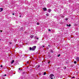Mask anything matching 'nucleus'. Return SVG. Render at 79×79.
Masks as SVG:
<instances>
[{"label": "nucleus", "instance_id": "ddd939ff", "mask_svg": "<svg viewBox=\"0 0 79 79\" xmlns=\"http://www.w3.org/2000/svg\"><path fill=\"white\" fill-rule=\"evenodd\" d=\"M29 61H27V64H29Z\"/></svg>", "mask_w": 79, "mask_h": 79}, {"label": "nucleus", "instance_id": "423d86ee", "mask_svg": "<svg viewBox=\"0 0 79 79\" xmlns=\"http://www.w3.org/2000/svg\"><path fill=\"white\" fill-rule=\"evenodd\" d=\"M51 9H49L48 10V12L49 13H50V12H51Z\"/></svg>", "mask_w": 79, "mask_h": 79}, {"label": "nucleus", "instance_id": "393cba45", "mask_svg": "<svg viewBox=\"0 0 79 79\" xmlns=\"http://www.w3.org/2000/svg\"><path fill=\"white\" fill-rule=\"evenodd\" d=\"M0 31L1 32H2V30H1Z\"/></svg>", "mask_w": 79, "mask_h": 79}, {"label": "nucleus", "instance_id": "2f4dec72", "mask_svg": "<svg viewBox=\"0 0 79 79\" xmlns=\"http://www.w3.org/2000/svg\"><path fill=\"white\" fill-rule=\"evenodd\" d=\"M10 44H11V43H10Z\"/></svg>", "mask_w": 79, "mask_h": 79}, {"label": "nucleus", "instance_id": "f03ea898", "mask_svg": "<svg viewBox=\"0 0 79 79\" xmlns=\"http://www.w3.org/2000/svg\"><path fill=\"white\" fill-rule=\"evenodd\" d=\"M50 77L51 79H53L54 78H55V76H54V75L53 74H51L50 75Z\"/></svg>", "mask_w": 79, "mask_h": 79}, {"label": "nucleus", "instance_id": "c85d7f7f", "mask_svg": "<svg viewBox=\"0 0 79 79\" xmlns=\"http://www.w3.org/2000/svg\"><path fill=\"white\" fill-rule=\"evenodd\" d=\"M77 61H79V60H77Z\"/></svg>", "mask_w": 79, "mask_h": 79}, {"label": "nucleus", "instance_id": "7ed1b4c3", "mask_svg": "<svg viewBox=\"0 0 79 79\" xmlns=\"http://www.w3.org/2000/svg\"><path fill=\"white\" fill-rule=\"evenodd\" d=\"M43 9L44 11H47V8L45 7H44L43 8Z\"/></svg>", "mask_w": 79, "mask_h": 79}, {"label": "nucleus", "instance_id": "4468645a", "mask_svg": "<svg viewBox=\"0 0 79 79\" xmlns=\"http://www.w3.org/2000/svg\"><path fill=\"white\" fill-rule=\"evenodd\" d=\"M66 67H64V69H66Z\"/></svg>", "mask_w": 79, "mask_h": 79}, {"label": "nucleus", "instance_id": "1a4fd4ad", "mask_svg": "<svg viewBox=\"0 0 79 79\" xmlns=\"http://www.w3.org/2000/svg\"><path fill=\"white\" fill-rule=\"evenodd\" d=\"M65 20H66V21H68V19L66 18L65 19Z\"/></svg>", "mask_w": 79, "mask_h": 79}, {"label": "nucleus", "instance_id": "2eb2a0df", "mask_svg": "<svg viewBox=\"0 0 79 79\" xmlns=\"http://www.w3.org/2000/svg\"><path fill=\"white\" fill-rule=\"evenodd\" d=\"M46 16H48V14H46Z\"/></svg>", "mask_w": 79, "mask_h": 79}, {"label": "nucleus", "instance_id": "aec40b11", "mask_svg": "<svg viewBox=\"0 0 79 79\" xmlns=\"http://www.w3.org/2000/svg\"><path fill=\"white\" fill-rule=\"evenodd\" d=\"M21 68H19V70H21Z\"/></svg>", "mask_w": 79, "mask_h": 79}, {"label": "nucleus", "instance_id": "7c9ffc66", "mask_svg": "<svg viewBox=\"0 0 79 79\" xmlns=\"http://www.w3.org/2000/svg\"><path fill=\"white\" fill-rule=\"evenodd\" d=\"M38 67L39 68V67H40V65H38Z\"/></svg>", "mask_w": 79, "mask_h": 79}, {"label": "nucleus", "instance_id": "412c9836", "mask_svg": "<svg viewBox=\"0 0 79 79\" xmlns=\"http://www.w3.org/2000/svg\"><path fill=\"white\" fill-rule=\"evenodd\" d=\"M19 17H20V18H21V15H20V16H19Z\"/></svg>", "mask_w": 79, "mask_h": 79}, {"label": "nucleus", "instance_id": "a878e982", "mask_svg": "<svg viewBox=\"0 0 79 79\" xmlns=\"http://www.w3.org/2000/svg\"><path fill=\"white\" fill-rule=\"evenodd\" d=\"M51 52H52V53H53V51H52Z\"/></svg>", "mask_w": 79, "mask_h": 79}, {"label": "nucleus", "instance_id": "39448f33", "mask_svg": "<svg viewBox=\"0 0 79 79\" xmlns=\"http://www.w3.org/2000/svg\"><path fill=\"white\" fill-rule=\"evenodd\" d=\"M14 62H15V60H13L11 62V64H13Z\"/></svg>", "mask_w": 79, "mask_h": 79}, {"label": "nucleus", "instance_id": "b1692460", "mask_svg": "<svg viewBox=\"0 0 79 79\" xmlns=\"http://www.w3.org/2000/svg\"><path fill=\"white\" fill-rule=\"evenodd\" d=\"M4 76H6V75L5 74V75H4Z\"/></svg>", "mask_w": 79, "mask_h": 79}, {"label": "nucleus", "instance_id": "c756f323", "mask_svg": "<svg viewBox=\"0 0 79 79\" xmlns=\"http://www.w3.org/2000/svg\"><path fill=\"white\" fill-rule=\"evenodd\" d=\"M48 64H49V63H50V62H48Z\"/></svg>", "mask_w": 79, "mask_h": 79}, {"label": "nucleus", "instance_id": "bb28decb", "mask_svg": "<svg viewBox=\"0 0 79 79\" xmlns=\"http://www.w3.org/2000/svg\"><path fill=\"white\" fill-rule=\"evenodd\" d=\"M42 47H44V46H43Z\"/></svg>", "mask_w": 79, "mask_h": 79}, {"label": "nucleus", "instance_id": "6e6552de", "mask_svg": "<svg viewBox=\"0 0 79 79\" xmlns=\"http://www.w3.org/2000/svg\"><path fill=\"white\" fill-rule=\"evenodd\" d=\"M34 37V36H33V35H31L30 36L31 38V39H32V37Z\"/></svg>", "mask_w": 79, "mask_h": 79}, {"label": "nucleus", "instance_id": "0eeeda50", "mask_svg": "<svg viewBox=\"0 0 79 79\" xmlns=\"http://www.w3.org/2000/svg\"><path fill=\"white\" fill-rule=\"evenodd\" d=\"M67 26H69V27H70V26H71V24H69V25L67 24Z\"/></svg>", "mask_w": 79, "mask_h": 79}, {"label": "nucleus", "instance_id": "a211bd4d", "mask_svg": "<svg viewBox=\"0 0 79 79\" xmlns=\"http://www.w3.org/2000/svg\"><path fill=\"white\" fill-rule=\"evenodd\" d=\"M37 25H39V23H37Z\"/></svg>", "mask_w": 79, "mask_h": 79}, {"label": "nucleus", "instance_id": "4be33fe9", "mask_svg": "<svg viewBox=\"0 0 79 79\" xmlns=\"http://www.w3.org/2000/svg\"><path fill=\"white\" fill-rule=\"evenodd\" d=\"M75 77H72V78H74Z\"/></svg>", "mask_w": 79, "mask_h": 79}, {"label": "nucleus", "instance_id": "6ab92c4d", "mask_svg": "<svg viewBox=\"0 0 79 79\" xmlns=\"http://www.w3.org/2000/svg\"><path fill=\"white\" fill-rule=\"evenodd\" d=\"M1 68H3V66L2 65H1Z\"/></svg>", "mask_w": 79, "mask_h": 79}, {"label": "nucleus", "instance_id": "f3484780", "mask_svg": "<svg viewBox=\"0 0 79 79\" xmlns=\"http://www.w3.org/2000/svg\"><path fill=\"white\" fill-rule=\"evenodd\" d=\"M48 31H51V30L50 29H48Z\"/></svg>", "mask_w": 79, "mask_h": 79}, {"label": "nucleus", "instance_id": "cd10ccee", "mask_svg": "<svg viewBox=\"0 0 79 79\" xmlns=\"http://www.w3.org/2000/svg\"><path fill=\"white\" fill-rule=\"evenodd\" d=\"M39 39V38H37V40H38Z\"/></svg>", "mask_w": 79, "mask_h": 79}, {"label": "nucleus", "instance_id": "9d476101", "mask_svg": "<svg viewBox=\"0 0 79 79\" xmlns=\"http://www.w3.org/2000/svg\"><path fill=\"white\" fill-rule=\"evenodd\" d=\"M74 64H76V61H74Z\"/></svg>", "mask_w": 79, "mask_h": 79}, {"label": "nucleus", "instance_id": "5701e85b", "mask_svg": "<svg viewBox=\"0 0 79 79\" xmlns=\"http://www.w3.org/2000/svg\"><path fill=\"white\" fill-rule=\"evenodd\" d=\"M12 15H15V14H14V13H13V14H12Z\"/></svg>", "mask_w": 79, "mask_h": 79}, {"label": "nucleus", "instance_id": "dca6fc26", "mask_svg": "<svg viewBox=\"0 0 79 79\" xmlns=\"http://www.w3.org/2000/svg\"><path fill=\"white\" fill-rule=\"evenodd\" d=\"M77 60H79V57H77Z\"/></svg>", "mask_w": 79, "mask_h": 79}, {"label": "nucleus", "instance_id": "f8f14e48", "mask_svg": "<svg viewBox=\"0 0 79 79\" xmlns=\"http://www.w3.org/2000/svg\"><path fill=\"white\" fill-rule=\"evenodd\" d=\"M58 57H59V56H60V54H59L58 56H57Z\"/></svg>", "mask_w": 79, "mask_h": 79}, {"label": "nucleus", "instance_id": "f257e3e1", "mask_svg": "<svg viewBox=\"0 0 79 79\" xmlns=\"http://www.w3.org/2000/svg\"><path fill=\"white\" fill-rule=\"evenodd\" d=\"M35 48H36V47L35 46H34L32 48L30 47V50H32V51H34V50H35Z\"/></svg>", "mask_w": 79, "mask_h": 79}, {"label": "nucleus", "instance_id": "20e7f679", "mask_svg": "<svg viewBox=\"0 0 79 79\" xmlns=\"http://www.w3.org/2000/svg\"><path fill=\"white\" fill-rule=\"evenodd\" d=\"M3 10V8H0V12H2Z\"/></svg>", "mask_w": 79, "mask_h": 79}, {"label": "nucleus", "instance_id": "9b49d317", "mask_svg": "<svg viewBox=\"0 0 79 79\" xmlns=\"http://www.w3.org/2000/svg\"><path fill=\"white\" fill-rule=\"evenodd\" d=\"M44 75H45L46 74V72L44 73Z\"/></svg>", "mask_w": 79, "mask_h": 79}]
</instances>
